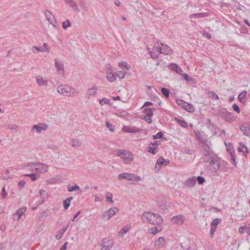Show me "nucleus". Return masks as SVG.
Listing matches in <instances>:
<instances>
[{
    "label": "nucleus",
    "mask_w": 250,
    "mask_h": 250,
    "mask_svg": "<svg viewBox=\"0 0 250 250\" xmlns=\"http://www.w3.org/2000/svg\"><path fill=\"white\" fill-rule=\"evenodd\" d=\"M48 125L44 124H40L34 125L32 127V130L36 129L38 133L41 132L42 130H45L47 129Z\"/></svg>",
    "instance_id": "f3484780"
},
{
    "label": "nucleus",
    "mask_w": 250,
    "mask_h": 250,
    "mask_svg": "<svg viewBox=\"0 0 250 250\" xmlns=\"http://www.w3.org/2000/svg\"><path fill=\"white\" fill-rule=\"evenodd\" d=\"M40 195L42 198L44 200L47 197V194L44 190H40Z\"/></svg>",
    "instance_id": "8fccbe9b"
},
{
    "label": "nucleus",
    "mask_w": 250,
    "mask_h": 250,
    "mask_svg": "<svg viewBox=\"0 0 250 250\" xmlns=\"http://www.w3.org/2000/svg\"><path fill=\"white\" fill-rule=\"evenodd\" d=\"M30 167H35V171L39 173H45L47 171L48 166L43 163H29L28 165Z\"/></svg>",
    "instance_id": "20e7f679"
},
{
    "label": "nucleus",
    "mask_w": 250,
    "mask_h": 250,
    "mask_svg": "<svg viewBox=\"0 0 250 250\" xmlns=\"http://www.w3.org/2000/svg\"><path fill=\"white\" fill-rule=\"evenodd\" d=\"M169 163V160L168 159H165L163 157H161L157 160V164L158 165L166 166Z\"/></svg>",
    "instance_id": "4be33fe9"
},
{
    "label": "nucleus",
    "mask_w": 250,
    "mask_h": 250,
    "mask_svg": "<svg viewBox=\"0 0 250 250\" xmlns=\"http://www.w3.org/2000/svg\"><path fill=\"white\" fill-rule=\"evenodd\" d=\"M24 176L30 177L32 181H35L40 178V174L35 173L25 174Z\"/></svg>",
    "instance_id": "7c9ffc66"
},
{
    "label": "nucleus",
    "mask_w": 250,
    "mask_h": 250,
    "mask_svg": "<svg viewBox=\"0 0 250 250\" xmlns=\"http://www.w3.org/2000/svg\"><path fill=\"white\" fill-rule=\"evenodd\" d=\"M149 54L152 59H157L159 54H161V42H155Z\"/></svg>",
    "instance_id": "39448f33"
},
{
    "label": "nucleus",
    "mask_w": 250,
    "mask_h": 250,
    "mask_svg": "<svg viewBox=\"0 0 250 250\" xmlns=\"http://www.w3.org/2000/svg\"><path fill=\"white\" fill-rule=\"evenodd\" d=\"M156 149V147H153V146H150L148 148L147 151L151 154H155L156 153V151H155Z\"/></svg>",
    "instance_id": "3c124183"
},
{
    "label": "nucleus",
    "mask_w": 250,
    "mask_h": 250,
    "mask_svg": "<svg viewBox=\"0 0 250 250\" xmlns=\"http://www.w3.org/2000/svg\"><path fill=\"white\" fill-rule=\"evenodd\" d=\"M119 208H112L104 212L102 214L103 218H106L107 220L110 219L116 213L119 211Z\"/></svg>",
    "instance_id": "423d86ee"
},
{
    "label": "nucleus",
    "mask_w": 250,
    "mask_h": 250,
    "mask_svg": "<svg viewBox=\"0 0 250 250\" xmlns=\"http://www.w3.org/2000/svg\"><path fill=\"white\" fill-rule=\"evenodd\" d=\"M36 81L37 83L40 86L46 85L47 84V82L42 77H37Z\"/></svg>",
    "instance_id": "a878e982"
},
{
    "label": "nucleus",
    "mask_w": 250,
    "mask_h": 250,
    "mask_svg": "<svg viewBox=\"0 0 250 250\" xmlns=\"http://www.w3.org/2000/svg\"><path fill=\"white\" fill-rule=\"evenodd\" d=\"M210 93H211V98L212 99H218L219 98L218 95L214 92L211 91Z\"/></svg>",
    "instance_id": "69168bd1"
},
{
    "label": "nucleus",
    "mask_w": 250,
    "mask_h": 250,
    "mask_svg": "<svg viewBox=\"0 0 250 250\" xmlns=\"http://www.w3.org/2000/svg\"><path fill=\"white\" fill-rule=\"evenodd\" d=\"M113 245V241L112 239L105 238L103 240V244L101 250H109Z\"/></svg>",
    "instance_id": "0eeeda50"
},
{
    "label": "nucleus",
    "mask_w": 250,
    "mask_h": 250,
    "mask_svg": "<svg viewBox=\"0 0 250 250\" xmlns=\"http://www.w3.org/2000/svg\"><path fill=\"white\" fill-rule=\"evenodd\" d=\"M62 26L64 29H66L68 27L71 26V23L69 20H66L62 23Z\"/></svg>",
    "instance_id": "58836bf2"
},
{
    "label": "nucleus",
    "mask_w": 250,
    "mask_h": 250,
    "mask_svg": "<svg viewBox=\"0 0 250 250\" xmlns=\"http://www.w3.org/2000/svg\"><path fill=\"white\" fill-rule=\"evenodd\" d=\"M57 92L65 96H76L79 92L73 87L67 85H60L57 87Z\"/></svg>",
    "instance_id": "f03ea898"
},
{
    "label": "nucleus",
    "mask_w": 250,
    "mask_h": 250,
    "mask_svg": "<svg viewBox=\"0 0 250 250\" xmlns=\"http://www.w3.org/2000/svg\"><path fill=\"white\" fill-rule=\"evenodd\" d=\"M172 53V50L170 47L166 44L161 42V54L170 55Z\"/></svg>",
    "instance_id": "ddd939ff"
},
{
    "label": "nucleus",
    "mask_w": 250,
    "mask_h": 250,
    "mask_svg": "<svg viewBox=\"0 0 250 250\" xmlns=\"http://www.w3.org/2000/svg\"><path fill=\"white\" fill-rule=\"evenodd\" d=\"M97 91V88L96 86H93L91 88L88 89L87 94L88 96L94 95Z\"/></svg>",
    "instance_id": "72a5a7b5"
},
{
    "label": "nucleus",
    "mask_w": 250,
    "mask_h": 250,
    "mask_svg": "<svg viewBox=\"0 0 250 250\" xmlns=\"http://www.w3.org/2000/svg\"><path fill=\"white\" fill-rule=\"evenodd\" d=\"M134 177V174L132 173H123L120 174L118 175V179L120 180H122L123 179L127 180L128 181H132L133 178Z\"/></svg>",
    "instance_id": "4468645a"
},
{
    "label": "nucleus",
    "mask_w": 250,
    "mask_h": 250,
    "mask_svg": "<svg viewBox=\"0 0 250 250\" xmlns=\"http://www.w3.org/2000/svg\"><path fill=\"white\" fill-rule=\"evenodd\" d=\"M142 129L136 126H124L122 128V131L125 132L136 133L140 132Z\"/></svg>",
    "instance_id": "9b49d317"
},
{
    "label": "nucleus",
    "mask_w": 250,
    "mask_h": 250,
    "mask_svg": "<svg viewBox=\"0 0 250 250\" xmlns=\"http://www.w3.org/2000/svg\"><path fill=\"white\" fill-rule=\"evenodd\" d=\"M163 135V133L162 131L158 132L156 135L153 136V139L161 138Z\"/></svg>",
    "instance_id": "864d4df0"
},
{
    "label": "nucleus",
    "mask_w": 250,
    "mask_h": 250,
    "mask_svg": "<svg viewBox=\"0 0 250 250\" xmlns=\"http://www.w3.org/2000/svg\"><path fill=\"white\" fill-rule=\"evenodd\" d=\"M73 197L72 196H71L66 198L63 201V205L64 209H67L68 208L70 205V202L73 199Z\"/></svg>",
    "instance_id": "cd10ccee"
},
{
    "label": "nucleus",
    "mask_w": 250,
    "mask_h": 250,
    "mask_svg": "<svg viewBox=\"0 0 250 250\" xmlns=\"http://www.w3.org/2000/svg\"><path fill=\"white\" fill-rule=\"evenodd\" d=\"M176 102H177V104L181 106L183 108H184V107H186V105H187V102H184V101H183V100H177Z\"/></svg>",
    "instance_id": "de8ad7c7"
},
{
    "label": "nucleus",
    "mask_w": 250,
    "mask_h": 250,
    "mask_svg": "<svg viewBox=\"0 0 250 250\" xmlns=\"http://www.w3.org/2000/svg\"><path fill=\"white\" fill-rule=\"evenodd\" d=\"M66 4L69 5L71 7L73 8L74 11L79 12L80 9L78 6V5L73 0H65Z\"/></svg>",
    "instance_id": "a211bd4d"
},
{
    "label": "nucleus",
    "mask_w": 250,
    "mask_h": 250,
    "mask_svg": "<svg viewBox=\"0 0 250 250\" xmlns=\"http://www.w3.org/2000/svg\"><path fill=\"white\" fill-rule=\"evenodd\" d=\"M151 117H150L149 116H147L146 115H145V116L144 117V119L145 120V121L147 123H151L152 122V121H151Z\"/></svg>",
    "instance_id": "0e129e2a"
},
{
    "label": "nucleus",
    "mask_w": 250,
    "mask_h": 250,
    "mask_svg": "<svg viewBox=\"0 0 250 250\" xmlns=\"http://www.w3.org/2000/svg\"><path fill=\"white\" fill-rule=\"evenodd\" d=\"M161 92L162 94L167 98H168L169 97V90L167 88L163 87L161 88Z\"/></svg>",
    "instance_id": "c9c22d12"
},
{
    "label": "nucleus",
    "mask_w": 250,
    "mask_h": 250,
    "mask_svg": "<svg viewBox=\"0 0 250 250\" xmlns=\"http://www.w3.org/2000/svg\"><path fill=\"white\" fill-rule=\"evenodd\" d=\"M7 193L6 191L5 187H3L2 189V197L5 199L7 196Z\"/></svg>",
    "instance_id": "052dcab7"
},
{
    "label": "nucleus",
    "mask_w": 250,
    "mask_h": 250,
    "mask_svg": "<svg viewBox=\"0 0 250 250\" xmlns=\"http://www.w3.org/2000/svg\"><path fill=\"white\" fill-rule=\"evenodd\" d=\"M223 113L224 114L223 118L226 122L231 123L235 120L233 113L229 112L225 109H224V112H223Z\"/></svg>",
    "instance_id": "f8f14e48"
},
{
    "label": "nucleus",
    "mask_w": 250,
    "mask_h": 250,
    "mask_svg": "<svg viewBox=\"0 0 250 250\" xmlns=\"http://www.w3.org/2000/svg\"><path fill=\"white\" fill-rule=\"evenodd\" d=\"M125 73L122 71H119L117 73V76L119 79H123L125 77Z\"/></svg>",
    "instance_id": "603ef678"
},
{
    "label": "nucleus",
    "mask_w": 250,
    "mask_h": 250,
    "mask_svg": "<svg viewBox=\"0 0 250 250\" xmlns=\"http://www.w3.org/2000/svg\"><path fill=\"white\" fill-rule=\"evenodd\" d=\"M32 51L36 53L40 51H44V49L42 47H40L37 46H33L32 48Z\"/></svg>",
    "instance_id": "4c0bfd02"
},
{
    "label": "nucleus",
    "mask_w": 250,
    "mask_h": 250,
    "mask_svg": "<svg viewBox=\"0 0 250 250\" xmlns=\"http://www.w3.org/2000/svg\"><path fill=\"white\" fill-rule=\"evenodd\" d=\"M182 76L183 77L184 79L186 80L187 81L190 82L192 80V78H190L188 74L183 73L182 74Z\"/></svg>",
    "instance_id": "5fc2aeb1"
},
{
    "label": "nucleus",
    "mask_w": 250,
    "mask_h": 250,
    "mask_svg": "<svg viewBox=\"0 0 250 250\" xmlns=\"http://www.w3.org/2000/svg\"><path fill=\"white\" fill-rule=\"evenodd\" d=\"M18 126L15 124V125L9 124L8 125V128L11 130H16L18 128Z\"/></svg>",
    "instance_id": "4d7b16f0"
},
{
    "label": "nucleus",
    "mask_w": 250,
    "mask_h": 250,
    "mask_svg": "<svg viewBox=\"0 0 250 250\" xmlns=\"http://www.w3.org/2000/svg\"><path fill=\"white\" fill-rule=\"evenodd\" d=\"M79 5L80 6V7H81V8L82 9V10L84 11V12H87L88 11V7H87V6L86 5V4L84 2V1H81L80 2H79Z\"/></svg>",
    "instance_id": "79ce46f5"
},
{
    "label": "nucleus",
    "mask_w": 250,
    "mask_h": 250,
    "mask_svg": "<svg viewBox=\"0 0 250 250\" xmlns=\"http://www.w3.org/2000/svg\"><path fill=\"white\" fill-rule=\"evenodd\" d=\"M162 226H159V225H158V226L155 227H153V228L150 229L149 231L151 234L154 235V234H157L158 232L161 231L162 230Z\"/></svg>",
    "instance_id": "393cba45"
},
{
    "label": "nucleus",
    "mask_w": 250,
    "mask_h": 250,
    "mask_svg": "<svg viewBox=\"0 0 250 250\" xmlns=\"http://www.w3.org/2000/svg\"><path fill=\"white\" fill-rule=\"evenodd\" d=\"M204 17L203 13H197L190 15L189 18H201Z\"/></svg>",
    "instance_id": "a18cd8bd"
},
{
    "label": "nucleus",
    "mask_w": 250,
    "mask_h": 250,
    "mask_svg": "<svg viewBox=\"0 0 250 250\" xmlns=\"http://www.w3.org/2000/svg\"><path fill=\"white\" fill-rule=\"evenodd\" d=\"M238 150L239 152H243V154L245 156H247V154L249 152L248 148L243 143H239V146L238 148Z\"/></svg>",
    "instance_id": "6ab92c4d"
},
{
    "label": "nucleus",
    "mask_w": 250,
    "mask_h": 250,
    "mask_svg": "<svg viewBox=\"0 0 250 250\" xmlns=\"http://www.w3.org/2000/svg\"><path fill=\"white\" fill-rule=\"evenodd\" d=\"M197 138L198 139L199 141L202 144L203 143H205L207 142V139L206 138H204L202 137V135L200 134V133H198V134L196 135Z\"/></svg>",
    "instance_id": "c03bdc74"
},
{
    "label": "nucleus",
    "mask_w": 250,
    "mask_h": 250,
    "mask_svg": "<svg viewBox=\"0 0 250 250\" xmlns=\"http://www.w3.org/2000/svg\"><path fill=\"white\" fill-rule=\"evenodd\" d=\"M221 221V219L219 218V219H214V220L212 221V223H211V226L212 227H216V228H217V226L218 224H219L220 222Z\"/></svg>",
    "instance_id": "09e8293b"
},
{
    "label": "nucleus",
    "mask_w": 250,
    "mask_h": 250,
    "mask_svg": "<svg viewBox=\"0 0 250 250\" xmlns=\"http://www.w3.org/2000/svg\"><path fill=\"white\" fill-rule=\"evenodd\" d=\"M154 110V108L146 107L144 110L145 113L147 116H149L150 117H152L153 115V111Z\"/></svg>",
    "instance_id": "2f4dec72"
},
{
    "label": "nucleus",
    "mask_w": 250,
    "mask_h": 250,
    "mask_svg": "<svg viewBox=\"0 0 250 250\" xmlns=\"http://www.w3.org/2000/svg\"><path fill=\"white\" fill-rule=\"evenodd\" d=\"M232 107L234 111H236L238 113H240V108H239L238 105L236 104H233Z\"/></svg>",
    "instance_id": "6e6d98bb"
},
{
    "label": "nucleus",
    "mask_w": 250,
    "mask_h": 250,
    "mask_svg": "<svg viewBox=\"0 0 250 250\" xmlns=\"http://www.w3.org/2000/svg\"><path fill=\"white\" fill-rule=\"evenodd\" d=\"M106 78L107 80L112 83L116 79V76L111 72H106Z\"/></svg>",
    "instance_id": "b1692460"
},
{
    "label": "nucleus",
    "mask_w": 250,
    "mask_h": 250,
    "mask_svg": "<svg viewBox=\"0 0 250 250\" xmlns=\"http://www.w3.org/2000/svg\"><path fill=\"white\" fill-rule=\"evenodd\" d=\"M112 197H113L112 194L111 193H108L107 196L106 197V199L108 201H109L111 203H113Z\"/></svg>",
    "instance_id": "e2e57ef3"
},
{
    "label": "nucleus",
    "mask_w": 250,
    "mask_h": 250,
    "mask_svg": "<svg viewBox=\"0 0 250 250\" xmlns=\"http://www.w3.org/2000/svg\"><path fill=\"white\" fill-rule=\"evenodd\" d=\"M45 15L47 20L50 23H52L54 20H55V19L54 16L52 14V13L49 11L48 10H46L45 12Z\"/></svg>",
    "instance_id": "5701e85b"
},
{
    "label": "nucleus",
    "mask_w": 250,
    "mask_h": 250,
    "mask_svg": "<svg viewBox=\"0 0 250 250\" xmlns=\"http://www.w3.org/2000/svg\"><path fill=\"white\" fill-rule=\"evenodd\" d=\"M184 109L189 112H192L194 111V107L191 104H188V103H187V105H186V107H184Z\"/></svg>",
    "instance_id": "e433bc0d"
},
{
    "label": "nucleus",
    "mask_w": 250,
    "mask_h": 250,
    "mask_svg": "<svg viewBox=\"0 0 250 250\" xmlns=\"http://www.w3.org/2000/svg\"><path fill=\"white\" fill-rule=\"evenodd\" d=\"M26 208L25 207H22L18 210L14 214V219L19 220L21 216L25 212Z\"/></svg>",
    "instance_id": "dca6fc26"
},
{
    "label": "nucleus",
    "mask_w": 250,
    "mask_h": 250,
    "mask_svg": "<svg viewBox=\"0 0 250 250\" xmlns=\"http://www.w3.org/2000/svg\"><path fill=\"white\" fill-rule=\"evenodd\" d=\"M69 145L72 147L80 146L82 145V142L79 140H71Z\"/></svg>",
    "instance_id": "bb28decb"
},
{
    "label": "nucleus",
    "mask_w": 250,
    "mask_h": 250,
    "mask_svg": "<svg viewBox=\"0 0 250 250\" xmlns=\"http://www.w3.org/2000/svg\"><path fill=\"white\" fill-rule=\"evenodd\" d=\"M184 151L185 153L191 155L194 153V150L193 148L185 147L183 148Z\"/></svg>",
    "instance_id": "a19ab883"
},
{
    "label": "nucleus",
    "mask_w": 250,
    "mask_h": 250,
    "mask_svg": "<svg viewBox=\"0 0 250 250\" xmlns=\"http://www.w3.org/2000/svg\"><path fill=\"white\" fill-rule=\"evenodd\" d=\"M178 123L183 127H187L188 126V124L184 120L181 119H177Z\"/></svg>",
    "instance_id": "37998d69"
},
{
    "label": "nucleus",
    "mask_w": 250,
    "mask_h": 250,
    "mask_svg": "<svg viewBox=\"0 0 250 250\" xmlns=\"http://www.w3.org/2000/svg\"><path fill=\"white\" fill-rule=\"evenodd\" d=\"M171 220L173 223L181 225H182L185 221V217L181 214L178 215L173 217Z\"/></svg>",
    "instance_id": "9d476101"
},
{
    "label": "nucleus",
    "mask_w": 250,
    "mask_h": 250,
    "mask_svg": "<svg viewBox=\"0 0 250 250\" xmlns=\"http://www.w3.org/2000/svg\"><path fill=\"white\" fill-rule=\"evenodd\" d=\"M210 155H211V154H208L207 155H205V154H203L202 159H203V161L205 163H210L211 161H212L211 160L212 158H213V157L210 156Z\"/></svg>",
    "instance_id": "c85d7f7f"
},
{
    "label": "nucleus",
    "mask_w": 250,
    "mask_h": 250,
    "mask_svg": "<svg viewBox=\"0 0 250 250\" xmlns=\"http://www.w3.org/2000/svg\"><path fill=\"white\" fill-rule=\"evenodd\" d=\"M247 91L246 90L242 91L239 95H238V99L240 102H242V101L245 98L247 95Z\"/></svg>",
    "instance_id": "f704fd0d"
},
{
    "label": "nucleus",
    "mask_w": 250,
    "mask_h": 250,
    "mask_svg": "<svg viewBox=\"0 0 250 250\" xmlns=\"http://www.w3.org/2000/svg\"><path fill=\"white\" fill-rule=\"evenodd\" d=\"M240 129L244 135L250 137V125L243 124L240 126Z\"/></svg>",
    "instance_id": "2eb2a0df"
},
{
    "label": "nucleus",
    "mask_w": 250,
    "mask_h": 250,
    "mask_svg": "<svg viewBox=\"0 0 250 250\" xmlns=\"http://www.w3.org/2000/svg\"><path fill=\"white\" fill-rule=\"evenodd\" d=\"M117 155L120 158L128 161H132L133 159L132 153L125 149H118Z\"/></svg>",
    "instance_id": "7ed1b4c3"
},
{
    "label": "nucleus",
    "mask_w": 250,
    "mask_h": 250,
    "mask_svg": "<svg viewBox=\"0 0 250 250\" xmlns=\"http://www.w3.org/2000/svg\"><path fill=\"white\" fill-rule=\"evenodd\" d=\"M211 145V144L209 142L208 143L207 142L205 143L202 144L201 145V146H200V149L202 153L203 154H205V155L211 154L210 148V146Z\"/></svg>",
    "instance_id": "1a4fd4ad"
},
{
    "label": "nucleus",
    "mask_w": 250,
    "mask_h": 250,
    "mask_svg": "<svg viewBox=\"0 0 250 250\" xmlns=\"http://www.w3.org/2000/svg\"><path fill=\"white\" fill-rule=\"evenodd\" d=\"M230 161L232 164L236 165L235 155L234 152H230Z\"/></svg>",
    "instance_id": "49530a36"
},
{
    "label": "nucleus",
    "mask_w": 250,
    "mask_h": 250,
    "mask_svg": "<svg viewBox=\"0 0 250 250\" xmlns=\"http://www.w3.org/2000/svg\"><path fill=\"white\" fill-rule=\"evenodd\" d=\"M129 228L127 226H125L119 232V235L120 236H122L124 235V234L125 233H126L128 230Z\"/></svg>",
    "instance_id": "ea45409f"
},
{
    "label": "nucleus",
    "mask_w": 250,
    "mask_h": 250,
    "mask_svg": "<svg viewBox=\"0 0 250 250\" xmlns=\"http://www.w3.org/2000/svg\"><path fill=\"white\" fill-rule=\"evenodd\" d=\"M246 228L247 226H241L239 229V232L240 233H244L245 232H246Z\"/></svg>",
    "instance_id": "13d9d810"
},
{
    "label": "nucleus",
    "mask_w": 250,
    "mask_h": 250,
    "mask_svg": "<svg viewBox=\"0 0 250 250\" xmlns=\"http://www.w3.org/2000/svg\"><path fill=\"white\" fill-rule=\"evenodd\" d=\"M55 67L58 74L63 75L64 73V69L63 67V63L61 60L58 59L55 60Z\"/></svg>",
    "instance_id": "6e6552de"
},
{
    "label": "nucleus",
    "mask_w": 250,
    "mask_h": 250,
    "mask_svg": "<svg viewBox=\"0 0 250 250\" xmlns=\"http://www.w3.org/2000/svg\"><path fill=\"white\" fill-rule=\"evenodd\" d=\"M216 229V227H213V226L211 227V229L210 230V236H211V237H213L214 232L215 231Z\"/></svg>",
    "instance_id": "680f3d73"
},
{
    "label": "nucleus",
    "mask_w": 250,
    "mask_h": 250,
    "mask_svg": "<svg viewBox=\"0 0 250 250\" xmlns=\"http://www.w3.org/2000/svg\"><path fill=\"white\" fill-rule=\"evenodd\" d=\"M25 184V181L24 180H21L18 183V186L21 188L24 186Z\"/></svg>",
    "instance_id": "338daca9"
},
{
    "label": "nucleus",
    "mask_w": 250,
    "mask_h": 250,
    "mask_svg": "<svg viewBox=\"0 0 250 250\" xmlns=\"http://www.w3.org/2000/svg\"><path fill=\"white\" fill-rule=\"evenodd\" d=\"M197 180L199 184H202L205 181V179L203 177L198 176Z\"/></svg>",
    "instance_id": "bf43d9fd"
},
{
    "label": "nucleus",
    "mask_w": 250,
    "mask_h": 250,
    "mask_svg": "<svg viewBox=\"0 0 250 250\" xmlns=\"http://www.w3.org/2000/svg\"><path fill=\"white\" fill-rule=\"evenodd\" d=\"M170 68L171 70L175 71L176 73L181 74L183 72L182 68L176 63H172L170 64Z\"/></svg>",
    "instance_id": "aec40b11"
},
{
    "label": "nucleus",
    "mask_w": 250,
    "mask_h": 250,
    "mask_svg": "<svg viewBox=\"0 0 250 250\" xmlns=\"http://www.w3.org/2000/svg\"><path fill=\"white\" fill-rule=\"evenodd\" d=\"M212 161L210 162V164L216 167V168H219L220 167V162L219 160L215 158H212Z\"/></svg>",
    "instance_id": "c756f323"
},
{
    "label": "nucleus",
    "mask_w": 250,
    "mask_h": 250,
    "mask_svg": "<svg viewBox=\"0 0 250 250\" xmlns=\"http://www.w3.org/2000/svg\"><path fill=\"white\" fill-rule=\"evenodd\" d=\"M142 219L145 223H148L153 225H158L163 222L162 217L158 214H155L151 212L144 213L142 216Z\"/></svg>",
    "instance_id": "f257e3e1"
},
{
    "label": "nucleus",
    "mask_w": 250,
    "mask_h": 250,
    "mask_svg": "<svg viewBox=\"0 0 250 250\" xmlns=\"http://www.w3.org/2000/svg\"><path fill=\"white\" fill-rule=\"evenodd\" d=\"M75 190H79L81 191V190L79 187V186L76 184H75L74 186H71L70 185H68L67 186V190L69 192H72Z\"/></svg>",
    "instance_id": "473e14b6"
},
{
    "label": "nucleus",
    "mask_w": 250,
    "mask_h": 250,
    "mask_svg": "<svg viewBox=\"0 0 250 250\" xmlns=\"http://www.w3.org/2000/svg\"><path fill=\"white\" fill-rule=\"evenodd\" d=\"M158 241L159 243H160L162 245H163L165 243V239L164 237H160L159 238Z\"/></svg>",
    "instance_id": "774afa93"
},
{
    "label": "nucleus",
    "mask_w": 250,
    "mask_h": 250,
    "mask_svg": "<svg viewBox=\"0 0 250 250\" xmlns=\"http://www.w3.org/2000/svg\"><path fill=\"white\" fill-rule=\"evenodd\" d=\"M196 184V180L194 178L188 179L185 183V186L187 188H191L194 186Z\"/></svg>",
    "instance_id": "412c9836"
}]
</instances>
